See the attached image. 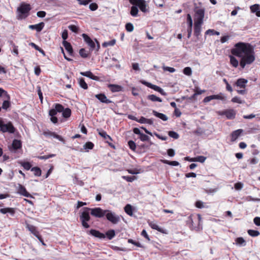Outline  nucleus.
I'll return each instance as SVG.
<instances>
[{
    "label": "nucleus",
    "instance_id": "39",
    "mask_svg": "<svg viewBox=\"0 0 260 260\" xmlns=\"http://www.w3.org/2000/svg\"><path fill=\"white\" fill-rule=\"evenodd\" d=\"M236 243L240 246H245L246 245V242L242 237L237 238L236 239Z\"/></svg>",
    "mask_w": 260,
    "mask_h": 260
},
{
    "label": "nucleus",
    "instance_id": "1",
    "mask_svg": "<svg viewBox=\"0 0 260 260\" xmlns=\"http://www.w3.org/2000/svg\"><path fill=\"white\" fill-rule=\"evenodd\" d=\"M233 55L241 58L240 66L244 69L246 64H250L255 59L254 47L249 43L239 42L232 49Z\"/></svg>",
    "mask_w": 260,
    "mask_h": 260
},
{
    "label": "nucleus",
    "instance_id": "5",
    "mask_svg": "<svg viewBox=\"0 0 260 260\" xmlns=\"http://www.w3.org/2000/svg\"><path fill=\"white\" fill-rule=\"evenodd\" d=\"M90 208L85 207L83 208V211L80 215V219L81 220L82 226L86 229L89 228V225L87 223L90 219L89 215Z\"/></svg>",
    "mask_w": 260,
    "mask_h": 260
},
{
    "label": "nucleus",
    "instance_id": "20",
    "mask_svg": "<svg viewBox=\"0 0 260 260\" xmlns=\"http://www.w3.org/2000/svg\"><path fill=\"white\" fill-rule=\"evenodd\" d=\"M80 74L82 76L88 77L89 78L92 79L93 80L97 81L99 79V78L98 76L94 75L90 71L81 72Z\"/></svg>",
    "mask_w": 260,
    "mask_h": 260
},
{
    "label": "nucleus",
    "instance_id": "18",
    "mask_svg": "<svg viewBox=\"0 0 260 260\" xmlns=\"http://www.w3.org/2000/svg\"><path fill=\"white\" fill-rule=\"evenodd\" d=\"M243 130L242 129H238L233 132L231 135V141L234 142L236 141L238 137L242 134Z\"/></svg>",
    "mask_w": 260,
    "mask_h": 260
},
{
    "label": "nucleus",
    "instance_id": "44",
    "mask_svg": "<svg viewBox=\"0 0 260 260\" xmlns=\"http://www.w3.org/2000/svg\"><path fill=\"white\" fill-rule=\"evenodd\" d=\"M20 165L26 170H30L31 167V165L29 162H21Z\"/></svg>",
    "mask_w": 260,
    "mask_h": 260
},
{
    "label": "nucleus",
    "instance_id": "56",
    "mask_svg": "<svg viewBox=\"0 0 260 260\" xmlns=\"http://www.w3.org/2000/svg\"><path fill=\"white\" fill-rule=\"evenodd\" d=\"M231 101L233 103H237L239 104H242L244 103L243 101H242L241 99L238 96H235L232 99Z\"/></svg>",
    "mask_w": 260,
    "mask_h": 260
},
{
    "label": "nucleus",
    "instance_id": "54",
    "mask_svg": "<svg viewBox=\"0 0 260 260\" xmlns=\"http://www.w3.org/2000/svg\"><path fill=\"white\" fill-rule=\"evenodd\" d=\"M10 106V102L8 100H5L4 101L2 105V108L5 110H7Z\"/></svg>",
    "mask_w": 260,
    "mask_h": 260
},
{
    "label": "nucleus",
    "instance_id": "28",
    "mask_svg": "<svg viewBox=\"0 0 260 260\" xmlns=\"http://www.w3.org/2000/svg\"><path fill=\"white\" fill-rule=\"evenodd\" d=\"M61 112L62 117L63 118H68L71 116L72 112L70 108H67L66 109L63 108V110Z\"/></svg>",
    "mask_w": 260,
    "mask_h": 260
},
{
    "label": "nucleus",
    "instance_id": "34",
    "mask_svg": "<svg viewBox=\"0 0 260 260\" xmlns=\"http://www.w3.org/2000/svg\"><path fill=\"white\" fill-rule=\"evenodd\" d=\"M31 171L34 172V175L36 176L39 177L41 175L42 171L40 168L38 167H35L31 169Z\"/></svg>",
    "mask_w": 260,
    "mask_h": 260
},
{
    "label": "nucleus",
    "instance_id": "2",
    "mask_svg": "<svg viewBox=\"0 0 260 260\" xmlns=\"http://www.w3.org/2000/svg\"><path fill=\"white\" fill-rule=\"evenodd\" d=\"M87 233L101 239H105L106 236L109 240H111L115 236V232L114 230H110L108 231L106 233L105 235L101 233L100 231L94 229H91L90 231H87Z\"/></svg>",
    "mask_w": 260,
    "mask_h": 260
},
{
    "label": "nucleus",
    "instance_id": "29",
    "mask_svg": "<svg viewBox=\"0 0 260 260\" xmlns=\"http://www.w3.org/2000/svg\"><path fill=\"white\" fill-rule=\"evenodd\" d=\"M211 97L212 100H220L224 101L226 100V97L222 93H219L216 95H211Z\"/></svg>",
    "mask_w": 260,
    "mask_h": 260
},
{
    "label": "nucleus",
    "instance_id": "36",
    "mask_svg": "<svg viewBox=\"0 0 260 260\" xmlns=\"http://www.w3.org/2000/svg\"><path fill=\"white\" fill-rule=\"evenodd\" d=\"M93 147L94 144L91 142H87L83 146L84 149L86 151H88L89 150L93 149Z\"/></svg>",
    "mask_w": 260,
    "mask_h": 260
},
{
    "label": "nucleus",
    "instance_id": "51",
    "mask_svg": "<svg viewBox=\"0 0 260 260\" xmlns=\"http://www.w3.org/2000/svg\"><path fill=\"white\" fill-rule=\"evenodd\" d=\"M187 22L188 23V27H192V20L190 14L187 15Z\"/></svg>",
    "mask_w": 260,
    "mask_h": 260
},
{
    "label": "nucleus",
    "instance_id": "35",
    "mask_svg": "<svg viewBox=\"0 0 260 260\" xmlns=\"http://www.w3.org/2000/svg\"><path fill=\"white\" fill-rule=\"evenodd\" d=\"M79 84L80 86L84 89H87L88 88V85L85 82L84 79L83 78H79Z\"/></svg>",
    "mask_w": 260,
    "mask_h": 260
},
{
    "label": "nucleus",
    "instance_id": "57",
    "mask_svg": "<svg viewBox=\"0 0 260 260\" xmlns=\"http://www.w3.org/2000/svg\"><path fill=\"white\" fill-rule=\"evenodd\" d=\"M79 5L86 6L91 2V0H77Z\"/></svg>",
    "mask_w": 260,
    "mask_h": 260
},
{
    "label": "nucleus",
    "instance_id": "64",
    "mask_svg": "<svg viewBox=\"0 0 260 260\" xmlns=\"http://www.w3.org/2000/svg\"><path fill=\"white\" fill-rule=\"evenodd\" d=\"M254 223L257 226H260V217H255L253 219Z\"/></svg>",
    "mask_w": 260,
    "mask_h": 260
},
{
    "label": "nucleus",
    "instance_id": "33",
    "mask_svg": "<svg viewBox=\"0 0 260 260\" xmlns=\"http://www.w3.org/2000/svg\"><path fill=\"white\" fill-rule=\"evenodd\" d=\"M147 99L148 100L151 101L152 102H162V100L160 98L156 96L154 94L148 95L147 96Z\"/></svg>",
    "mask_w": 260,
    "mask_h": 260
},
{
    "label": "nucleus",
    "instance_id": "14",
    "mask_svg": "<svg viewBox=\"0 0 260 260\" xmlns=\"http://www.w3.org/2000/svg\"><path fill=\"white\" fill-rule=\"evenodd\" d=\"M95 97L98 99L101 103L105 104H110L112 102L108 99L104 93H99L95 95Z\"/></svg>",
    "mask_w": 260,
    "mask_h": 260
},
{
    "label": "nucleus",
    "instance_id": "30",
    "mask_svg": "<svg viewBox=\"0 0 260 260\" xmlns=\"http://www.w3.org/2000/svg\"><path fill=\"white\" fill-rule=\"evenodd\" d=\"M124 211L127 215L129 216H132L133 215V207L130 204H127L124 207Z\"/></svg>",
    "mask_w": 260,
    "mask_h": 260
},
{
    "label": "nucleus",
    "instance_id": "4",
    "mask_svg": "<svg viewBox=\"0 0 260 260\" xmlns=\"http://www.w3.org/2000/svg\"><path fill=\"white\" fill-rule=\"evenodd\" d=\"M31 8L30 5L28 4L22 3L17 8V11L19 13V19H23L28 16L29 12Z\"/></svg>",
    "mask_w": 260,
    "mask_h": 260
},
{
    "label": "nucleus",
    "instance_id": "7",
    "mask_svg": "<svg viewBox=\"0 0 260 260\" xmlns=\"http://www.w3.org/2000/svg\"><path fill=\"white\" fill-rule=\"evenodd\" d=\"M0 131L2 133H9L13 134L15 132V128L11 122L5 124L4 121L0 119Z\"/></svg>",
    "mask_w": 260,
    "mask_h": 260
},
{
    "label": "nucleus",
    "instance_id": "58",
    "mask_svg": "<svg viewBox=\"0 0 260 260\" xmlns=\"http://www.w3.org/2000/svg\"><path fill=\"white\" fill-rule=\"evenodd\" d=\"M162 68L165 71H168L170 73H174L176 71L174 68L164 66L162 67Z\"/></svg>",
    "mask_w": 260,
    "mask_h": 260
},
{
    "label": "nucleus",
    "instance_id": "10",
    "mask_svg": "<svg viewBox=\"0 0 260 260\" xmlns=\"http://www.w3.org/2000/svg\"><path fill=\"white\" fill-rule=\"evenodd\" d=\"M220 115H225L228 119H233L235 118L236 112L234 109H227L219 112Z\"/></svg>",
    "mask_w": 260,
    "mask_h": 260
},
{
    "label": "nucleus",
    "instance_id": "50",
    "mask_svg": "<svg viewBox=\"0 0 260 260\" xmlns=\"http://www.w3.org/2000/svg\"><path fill=\"white\" fill-rule=\"evenodd\" d=\"M122 178L126 180L127 182H133L135 179V176H122Z\"/></svg>",
    "mask_w": 260,
    "mask_h": 260
},
{
    "label": "nucleus",
    "instance_id": "59",
    "mask_svg": "<svg viewBox=\"0 0 260 260\" xmlns=\"http://www.w3.org/2000/svg\"><path fill=\"white\" fill-rule=\"evenodd\" d=\"M61 37L63 41H66L68 37V31L67 29H64L61 34Z\"/></svg>",
    "mask_w": 260,
    "mask_h": 260
},
{
    "label": "nucleus",
    "instance_id": "42",
    "mask_svg": "<svg viewBox=\"0 0 260 260\" xmlns=\"http://www.w3.org/2000/svg\"><path fill=\"white\" fill-rule=\"evenodd\" d=\"M138 9L136 6H132L131 9V15L134 17L137 16Z\"/></svg>",
    "mask_w": 260,
    "mask_h": 260
},
{
    "label": "nucleus",
    "instance_id": "11",
    "mask_svg": "<svg viewBox=\"0 0 260 260\" xmlns=\"http://www.w3.org/2000/svg\"><path fill=\"white\" fill-rule=\"evenodd\" d=\"M137 5L139 7L140 10L143 12L146 13L149 12L148 5L144 0H135Z\"/></svg>",
    "mask_w": 260,
    "mask_h": 260
},
{
    "label": "nucleus",
    "instance_id": "40",
    "mask_svg": "<svg viewBox=\"0 0 260 260\" xmlns=\"http://www.w3.org/2000/svg\"><path fill=\"white\" fill-rule=\"evenodd\" d=\"M205 35H209L210 36H212V35L218 36L220 35V32L219 31H215L214 29H209L205 32Z\"/></svg>",
    "mask_w": 260,
    "mask_h": 260
},
{
    "label": "nucleus",
    "instance_id": "9",
    "mask_svg": "<svg viewBox=\"0 0 260 260\" xmlns=\"http://www.w3.org/2000/svg\"><path fill=\"white\" fill-rule=\"evenodd\" d=\"M90 214L97 218H102L105 215L106 210H103L100 207L90 208Z\"/></svg>",
    "mask_w": 260,
    "mask_h": 260
},
{
    "label": "nucleus",
    "instance_id": "31",
    "mask_svg": "<svg viewBox=\"0 0 260 260\" xmlns=\"http://www.w3.org/2000/svg\"><path fill=\"white\" fill-rule=\"evenodd\" d=\"M229 57L231 65L234 68H237L239 64L238 60L233 55H230Z\"/></svg>",
    "mask_w": 260,
    "mask_h": 260
},
{
    "label": "nucleus",
    "instance_id": "13",
    "mask_svg": "<svg viewBox=\"0 0 260 260\" xmlns=\"http://www.w3.org/2000/svg\"><path fill=\"white\" fill-rule=\"evenodd\" d=\"M22 147V144L20 140L17 139H14L13 141L12 146L10 147V150L11 152H15L18 149L21 148Z\"/></svg>",
    "mask_w": 260,
    "mask_h": 260
},
{
    "label": "nucleus",
    "instance_id": "55",
    "mask_svg": "<svg viewBox=\"0 0 260 260\" xmlns=\"http://www.w3.org/2000/svg\"><path fill=\"white\" fill-rule=\"evenodd\" d=\"M68 28L72 31L75 32V33H77L79 29L78 27L75 25H70L68 26Z\"/></svg>",
    "mask_w": 260,
    "mask_h": 260
},
{
    "label": "nucleus",
    "instance_id": "38",
    "mask_svg": "<svg viewBox=\"0 0 260 260\" xmlns=\"http://www.w3.org/2000/svg\"><path fill=\"white\" fill-rule=\"evenodd\" d=\"M247 233L249 235L253 237H257L260 234L258 231L253 230H248Z\"/></svg>",
    "mask_w": 260,
    "mask_h": 260
},
{
    "label": "nucleus",
    "instance_id": "63",
    "mask_svg": "<svg viewBox=\"0 0 260 260\" xmlns=\"http://www.w3.org/2000/svg\"><path fill=\"white\" fill-rule=\"evenodd\" d=\"M82 37H83L84 41L87 44L91 40V38L86 34H83L82 35Z\"/></svg>",
    "mask_w": 260,
    "mask_h": 260
},
{
    "label": "nucleus",
    "instance_id": "52",
    "mask_svg": "<svg viewBox=\"0 0 260 260\" xmlns=\"http://www.w3.org/2000/svg\"><path fill=\"white\" fill-rule=\"evenodd\" d=\"M139 138L141 141L143 142L148 141L149 140V137L143 133L141 135V136L139 137Z\"/></svg>",
    "mask_w": 260,
    "mask_h": 260
},
{
    "label": "nucleus",
    "instance_id": "47",
    "mask_svg": "<svg viewBox=\"0 0 260 260\" xmlns=\"http://www.w3.org/2000/svg\"><path fill=\"white\" fill-rule=\"evenodd\" d=\"M183 72L187 76H190L192 74V71L190 67H185L183 69Z\"/></svg>",
    "mask_w": 260,
    "mask_h": 260
},
{
    "label": "nucleus",
    "instance_id": "45",
    "mask_svg": "<svg viewBox=\"0 0 260 260\" xmlns=\"http://www.w3.org/2000/svg\"><path fill=\"white\" fill-rule=\"evenodd\" d=\"M125 29L128 32H132L134 30V26H133V24L130 22L127 23L125 24Z\"/></svg>",
    "mask_w": 260,
    "mask_h": 260
},
{
    "label": "nucleus",
    "instance_id": "32",
    "mask_svg": "<svg viewBox=\"0 0 260 260\" xmlns=\"http://www.w3.org/2000/svg\"><path fill=\"white\" fill-rule=\"evenodd\" d=\"M160 161L163 164H167L172 166H178L179 165V163L177 161H169L166 159H161Z\"/></svg>",
    "mask_w": 260,
    "mask_h": 260
},
{
    "label": "nucleus",
    "instance_id": "8",
    "mask_svg": "<svg viewBox=\"0 0 260 260\" xmlns=\"http://www.w3.org/2000/svg\"><path fill=\"white\" fill-rule=\"evenodd\" d=\"M105 216L108 221L114 224H117L120 220V216L109 210H106Z\"/></svg>",
    "mask_w": 260,
    "mask_h": 260
},
{
    "label": "nucleus",
    "instance_id": "6",
    "mask_svg": "<svg viewBox=\"0 0 260 260\" xmlns=\"http://www.w3.org/2000/svg\"><path fill=\"white\" fill-rule=\"evenodd\" d=\"M205 10L203 8H196L194 9V22L199 24L203 23V19L205 16Z\"/></svg>",
    "mask_w": 260,
    "mask_h": 260
},
{
    "label": "nucleus",
    "instance_id": "37",
    "mask_svg": "<svg viewBox=\"0 0 260 260\" xmlns=\"http://www.w3.org/2000/svg\"><path fill=\"white\" fill-rule=\"evenodd\" d=\"M116 43V40L112 39L110 41L105 42L102 44L103 47H107L108 46H113Z\"/></svg>",
    "mask_w": 260,
    "mask_h": 260
},
{
    "label": "nucleus",
    "instance_id": "48",
    "mask_svg": "<svg viewBox=\"0 0 260 260\" xmlns=\"http://www.w3.org/2000/svg\"><path fill=\"white\" fill-rule=\"evenodd\" d=\"M55 155H56L54 154H51L46 155L39 156L38 157V158L39 159H49L50 158L53 157Z\"/></svg>",
    "mask_w": 260,
    "mask_h": 260
},
{
    "label": "nucleus",
    "instance_id": "27",
    "mask_svg": "<svg viewBox=\"0 0 260 260\" xmlns=\"http://www.w3.org/2000/svg\"><path fill=\"white\" fill-rule=\"evenodd\" d=\"M47 134H49L50 136L53 137L54 138L58 139L59 141L63 142V143L64 142V140L63 138L61 136L56 134L54 132H48L44 133V135H47Z\"/></svg>",
    "mask_w": 260,
    "mask_h": 260
},
{
    "label": "nucleus",
    "instance_id": "12",
    "mask_svg": "<svg viewBox=\"0 0 260 260\" xmlns=\"http://www.w3.org/2000/svg\"><path fill=\"white\" fill-rule=\"evenodd\" d=\"M17 193L27 198H32V196L28 193L24 186L19 184L17 189Z\"/></svg>",
    "mask_w": 260,
    "mask_h": 260
},
{
    "label": "nucleus",
    "instance_id": "43",
    "mask_svg": "<svg viewBox=\"0 0 260 260\" xmlns=\"http://www.w3.org/2000/svg\"><path fill=\"white\" fill-rule=\"evenodd\" d=\"M149 225L152 229L156 230L159 232L161 231V229L156 223L154 222H149Z\"/></svg>",
    "mask_w": 260,
    "mask_h": 260
},
{
    "label": "nucleus",
    "instance_id": "46",
    "mask_svg": "<svg viewBox=\"0 0 260 260\" xmlns=\"http://www.w3.org/2000/svg\"><path fill=\"white\" fill-rule=\"evenodd\" d=\"M168 135L170 137L175 139H177L179 137L178 134L174 131H170Z\"/></svg>",
    "mask_w": 260,
    "mask_h": 260
},
{
    "label": "nucleus",
    "instance_id": "15",
    "mask_svg": "<svg viewBox=\"0 0 260 260\" xmlns=\"http://www.w3.org/2000/svg\"><path fill=\"white\" fill-rule=\"evenodd\" d=\"M26 228L36 237H38V236L40 235L37 228L33 225L26 223Z\"/></svg>",
    "mask_w": 260,
    "mask_h": 260
},
{
    "label": "nucleus",
    "instance_id": "62",
    "mask_svg": "<svg viewBox=\"0 0 260 260\" xmlns=\"http://www.w3.org/2000/svg\"><path fill=\"white\" fill-rule=\"evenodd\" d=\"M89 8L90 10L95 11L98 9V6L96 3H91L89 5Z\"/></svg>",
    "mask_w": 260,
    "mask_h": 260
},
{
    "label": "nucleus",
    "instance_id": "22",
    "mask_svg": "<svg viewBox=\"0 0 260 260\" xmlns=\"http://www.w3.org/2000/svg\"><path fill=\"white\" fill-rule=\"evenodd\" d=\"M152 114L156 117L161 119L164 121H166L168 119V117L166 115L163 113H159L155 110L152 111Z\"/></svg>",
    "mask_w": 260,
    "mask_h": 260
},
{
    "label": "nucleus",
    "instance_id": "17",
    "mask_svg": "<svg viewBox=\"0 0 260 260\" xmlns=\"http://www.w3.org/2000/svg\"><path fill=\"white\" fill-rule=\"evenodd\" d=\"M45 26V23L43 22L35 25H29L28 28L30 29H35L37 32L41 31Z\"/></svg>",
    "mask_w": 260,
    "mask_h": 260
},
{
    "label": "nucleus",
    "instance_id": "53",
    "mask_svg": "<svg viewBox=\"0 0 260 260\" xmlns=\"http://www.w3.org/2000/svg\"><path fill=\"white\" fill-rule=\"evenodd\" d=\"M128 145L129 148L132 150H135L136 148V143L132 140L128 142Z\"/></svg>",
    "mask_w": 260,
    "mask_h": 260
},
{
    "label": "nucleus",
    "instance_id": "16",
    "mask_svg": "<svg viewBox=\"0 0 260 260\" xmlns=\"http://www.w3.org/2000/svg\"><path fill=\"white\" fill-rule=\"evenodd\" d=\"M247 82L248 80L247 79L244 78H239L235 83V85L241 88L244 89Z\"/></svg>",
    "mask_w": 260,
    "mask_h": 260
},
{
    "label": "nucleus",
    "instance_id": "3",
    "mask_svg": "<svg viewBox=\"0 0 260 260\" xmlns=\"http://www.w3.org/2000/svg\"><path fill=\"white\" fill-rule=\"evenodd\" d=\"M54 108L51 109L49 111V115L50 116L51 121L56 124L58 122V118L56 117L57 112L60 113L63 110V106L60 104H55L53 105Z\"/></svg>",
    "mask_w": 260,
    "mask_h": 260
},
{
    "label": "nucleus",
    "instance_id": "23",
    "mask_svg": "<svg viewBox=\"0 0 260 260\" xmlns=\"http://www.w3.org/2000/svg\"><path fill=\"white\" fill-rule=\"evenodd\" d=\"M62 45H63L66 50L68 52L70 55H72L73 54V50L70 43H69L67 41H63Z\"/></svg>",
    "mask_w": 260,
    "mask_h": 260
},
{
    "label": "nucleus",
    "instance_id": "61",
    "mask_svg": "<svg viewBox=\"0 0 260 260\" xmlns=\"http://www.w3.org/2000/svg\"><path fill=\"white\" fill-rule=\"evenodd\" d=\"M196 207L202 209L204 207V203L201 201H198L196 202Z\"/></svg>",
    "mask_w": 260,
    "mask_h": 260
},
{
    "label": "nucleus",
    "instance_id": "25",
    "mask_svg": "<svg viewBox=\"0 0 260 260\" xmlns=\"http://www.w3.org/2000/svg\"><path fill=\"white\" fill-rule=\"evenodd\" d=\"M185 159L186 160H189L190 161H198L203 163L205 161L206 157L204 156H198L190 159L188 157H185Z\"/></svg>",
    "mask_w": 260,
    "mask_h": 260
},
{
    "label": "nucleus",
    "instance_id": "24",
    "mask_svg": "<svg viewBox=\"0 0 260 260\" xmlns=\"http://www.w3.org/2000/svg\"><path fill=\"white\" fill-rule=\"evenodd\" d=\"M108 87L112 92H119L122 90V87L118 85L110 84L108 85Z\"/></svg>",
    "mask_w": 260,
    "mask_h": 260
},
{
    "label": "nucleus",
    "instance_id": "21",
    "mask_svg": "<svg viewBox=\"0 0 260 260\" xmlns=\"http://www.w3.org/2000/svg\"><path fill=\"white\" fill-rule=\"evenodd\" d=\"M202 25V24H199L197 22L194 23V34L197 37L200 35Z\"/></svg>",
    "mask_w": 260,
    "mask_h": 260
},
{
    "label": "nucleus",
    "instance_id": "26",
    "mask_svg": "<svg viewBox=\"0 0 260 260\" xmlns=\"http://www.w3.org/2000/svg\"><path fill=\"white\" fill-rule=\"evenodd\" d=\"M0 212L2 214L9 213L11 216H14L15 210L12 208H5L0 209Z\"/></svg>",
    "mask_w": 260,
    "mask_h": 260
},
{
    "label": "nucleus",
    "instance_id": "60",
    "mask_svg": "<svg viewBox=\"0 0 260 260\" xmlns=\"http://www.w3.org/2000/svg\"><path fill=\"white\" fill-rule=\"evenodd\" d=\"M87 44L90 47L91 51L93 50L95 48V44L92 40L88 42Z\"/></svg>",
    "mask_w": 260,
    "mask_h": 260
},
{
    "label": "nucleus",
    "instance_id": "41",
    "mask_svg": "<svg viewBox=\"0 0 260 260\" xmlns=\"http://www.w3.org/2000/svg\"><path fill=\"white\" fill-rule=\"evenodd\" d=\"M80 55L83 58H87L88 56V52L84 48H82L79 51Z\"/></svg>",
    "mask_w": 260,
    "mask_h": 260
},
{
    "label": "nucleus",
    "instance_id": "49",
    "mask_svg": "<svg viewBox=\"0 0 260 260\" xmlns=\"http://www.w3.org/2000/svg\"><path fill=\"white\" fill-rule=\"evenodd\" d=\"M186 223L189 225L190 228L193 226V218L192 215H190L187 217V219L186 220Z\"/></svg>",
    "mask_w": 260,
    "mask_h": 260
},
{
    "label": "nucleus",
    "instance_id": "19",
    "mask_svg": "<svg viewBox=\"0 0 260 260\" xmlns=\"http://www.w3.org/2000/svg\"><path fill=\"white\" fill-rule=\"evenodd\" d=\"M250 11L252 13H255L257 17H260V9L259 5L254 4L250 7Z\"/></svg>",
    "mask_w": 260,
    "mask_h": 260
}]
</instances>
